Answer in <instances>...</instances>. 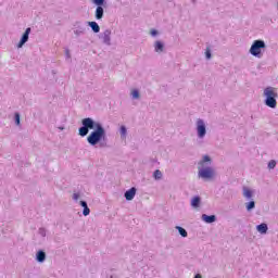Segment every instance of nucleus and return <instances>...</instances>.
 <instances>
[{"label":"nucleus","instance_id":"nucleus-1","mask_svg":"<svg viewBox=\"0 0 278 278\" xmlns=\"http://www.w3.org/2000/svg\"><path fill=\"white\" fill-rule=\"evenodd\" d=\"M90 129L93 130L90 132ZM78 135L81 138H86L88 135L87 142L90 144V147H97V144H99L101 149L108 147V142H105L108 140L105 127H103V124L94 121L92 117H85L81 119V126L78 128Z\"/></svg>","mask_w":278,"mask_h":278},{"label":"nucleus","instance_id":"nucleus-2","mask_svg":"<svg viewBox=\"0 0 278 278\" xmlns=\"http://www.w3.org/2000/svg\"><path fill=\"white\" fill-rule=\"evenodd\" d=\"M212 166V157L204 155L203 160L199 162L198 177L200 179H214V168Z\"/></svg>","mask_w":278,"mask_h":278},{"label":"nucleus","instance_id":"nucleus-3","mask_svg":"<svg viewBox=\"0 0 278 278\" xmlns=\"http://www.w3.org/2000/svg\"><path fill=\"white\" fill-rule=\"evenodd\" d=\"M263 96L265 97L264 104L271 110L277 108V99L278 93L274 87H267L263 91Z\"/></svg>","mask_w":278,"mask_h":278},{"label":"nucleus","instance_id":"nucleus-4","mask_svg":"<svg viewBox=\"0 0 278 278\" xmlns=\"http://www.w3.org/2000/svg\"><path fill=\"white\" fill-rule=\"evenodd\" d=\"M266 49V42L262 39H256L253 41L249 53L253 55V58H262V50Z\"/></svg>","mask_w":278,"mask_h":278},{"label":"nucleus","instance_id":"nucleus-5","mask_svg":"<svg viewBox=\"0 0 278 278\" xmlns=\"http://www.w3.org/2000/svg\"><path fill=\"white\" fill-rule=\"evenodd\" d=\"M195 129L198 134V138L203 139L207 134V126H205V121L199 118L195 123Z\"/></svg>","mask_w":278,"mask_h":278},{"label":"nucleus","instance_id":"nucleus-6","mask_svg":"<svg viewBox=\"0 0 278 278\" xmlns=\"http://www.w3.org/2000/svg\"><path fill=\"white\" fill-rule=\"evenodd\" d=\"M99 39L102 40V45H105L106 47H112V30L105 29L99 35Z\"/></svg>","mask_w":278,"mask_h":278},{"label":"nucleus","instance_id":"nucleus-7","mask_svg":"<svg viewBox=\"0 0 278 278\" xmlns=\"http://www.w3.org/2000/svg\"><path fill=\"white\" fill-rule=\"evenodd\" d=\"M29 34H31V27L25 29L24 34L22 35L17 43V49H23V47H25V43L29 41Z\"/></svg>","mask_w":278,"mask_h":278},{"label":"nucleus","instance_id":"nucleus-8","mask_svg":"<svg viewBox=\"0 0 278 278\" xmlns=\"http://www.w3.org/2000/svg\"><path fill=\"white\" fill-rule=\"evenodd\" d=\"M136 192H138V189H136V187H131L130 189L125 191L124 197L126 201H134V199L136 198Z\"/></svg>","mask_w":278,"mask_h":278},{"label":"nucleus","instance_id":"nucleus-9","mask_svg":"<svg viewBox=\"0 0 278 278\" xmlns=\"http://www.w3.org/2000/svg\"><path fill=\"white\" fill-rule=\"evenodd\" d=\"M105 8L108 7H97L94 12L96 21H101L105 16Z\"/></svg>","mask_w":278,"mask_h":278},{"label":"nucleus","instance_id":"nucleus-10","mask_svg":"<svg viewBox=\"0 0 278 278\" xmlns=\"http://www.w3.org/2000/svg\"><path fill=\"white\" fill-rule=\"evenodd\" d=\"M201 219L207 225H212V223H216V215L202 214Z\"/></svg>","mask_w":278,"mask_h":278},{"label":"nucleus","instance_id":"nucleus-11","mask_svg":"<svg viewBox=\"0 0 278 278\" xmlns=\"http://www.w3.org/2000/svg\"><path fill=\"white\" fill-rule=\"evenodd\" d=\"M47 260V253L42 250H39L36 253V261L39 262V264H42Z\"/></svg>","mask_w":278,"mask_h":278},{"label":"nucleus","instance_id":"nucleus-12","mask_svg":"<svg viewBox=\"0 0 278 278\" xmlns=\"http://www.w3.org/2000/svg\"><path fill=\"white\" fill-rule=\"evenodd\" d=\"M256 231H258V233H262V235L268 233V224L262 223V224L257 225Z\"/></svg>","mask_w":278,"mask_h":278},{"label":"nucleus","instance_id":"nucleus-13","mask_svg":"<svg viewBox=\"0 0 278 278\" xmlns=\"http://www.w3.org/2000/svg\"><path fill=\"white\" fill-rule=\"evenodd\" d=\"M191 207H193V210L201 207V197L195 195L191 199Z\"/></svg>","mask_w":278,"mask_h":278},{"label":"nucleus","instance_id":"nucleus-14","mask_svg":"<svg viewBox=\"0 0 278 278\" xmlns=\"http://www.w3.org/2000/svg\"><path fill=\"white\" fill-rule=\"evenodd\" d=\"M154 51H155V53H163V51H164V42H162L161 40H156L154 42Z\"/></svg>","mask_w":278,"mask_h":278},{"label":"nucleus","instance_id":"nucleus-15","mask_svg":"<svg viewBox=\"0 0 278 278\" xmlns=\"http://www.w3.org/2000/svg\"><path fill=\"white\" fill-rule=\"evenodd\" d=\"M79 204H80L81 207H84L83 214H84L85 216H90V207H88V202L81 200V201L79 202Z\"/></svg>","mask_w":278,"mask_h":278},{"label":"nucleus","instance_id":"nucleus-16","mask_svg":"<svg viewBox=\"0 0 278 278\" xmlns=\"http://www.w3.org/2000/svg\"><path fill=\"white\" fill-rule=\"evenodd\" d=\"M89 27L92 29L93 34H99L101 31V26L97 22H88Z\"/></svg>","mask_w":278,"mask_h":278},{"label":"nucleus","instance_id":"nucleus-17","mask_svg":"<svg viewBox=\"0 0 278 278\" xmlns=\"http://www.w3.org/2000/svg\"><path fill=\"white\" fill-rule=\"evenodd\" d=\"M75 36H84L86 34V27L78 26L76 30H74Z\"/></svg>","mask_w":278,"mask_h":278},{"label":"nucleus","instance_id":"nucleus-18","mask_svg":"<svg viewBox=\"0 0 278 278\" xmlns=\"http://www.w3.org/2000/svg\"><path fill=\"white\" fill-rule=\"evenodd\" d=\"M243 197H245V199H252L253 191H251V189H249L248 187H243Z\"/></svg>","mask_w":278,"mask_h":278},{"label":"nucleus","instance_id":"nucleus-19","mask_svg":"<svg viewBox=\"0 0 278 278\" xmlns=\"http://www.w3.org/2000/svg\"><path fill=\"white\" fill-rule=\"evenodd\" d=\"M93 5L108 7V0H91Z\"/></svg>","mask_w":278,"mask_h":278},{"label":"nucleus","instance_id":"nucleus-20","mask_svg":"<svg viewBox=\"0 0 278 278\" xmlns=\"http://www.w3.org/2000/svg\"><path fill=\"white\" fill-rule=\"evenodd\" d=\"M176 229L182 238H188V231L184 227L176 226Z\"/></svg>","mask_w":278,"mask_h":278},{"label":"nucleus","instance_id":"nucleus-21","mask_svg":"<svg viewBox=\"0 0 278 278\" xmlns=\"http://www.w3.org/2000/svg\"><path fill=\"white\" fill-rule=\"evenodd\" d=\"M119 134H121L122 140H125V138H127V127L126 126H121Z\"/></svg>","mask_w":278,"mask_h":278},{"label":"nucleus","instance_id":"nucleus-22","mask_svg":"<svg viewBox=\"0 0 278 278\" xmlns=\"http://www.w3.org/2000/svg\"><path fill=\"white\" fill-rule=\"evenodd\" d=\"M247 211L251 212L252 210H255V201H250L245 204Z\"/></svg>","mask_w":278,"mask_h":278},{"label":"nucleus","instance_id":"nucleus-23","mask_svg":"<svg viewBox=\"0 0 278 278\" xmlns=\"http://www.w3.org/2000/svg\"><path fill=\"white\" fill-rule=\"evenodd\" d=\"M14 122H15V125L17 126L21 125V113L18 112L14 113Z\"/></svg>","mask_w":278,"mask_h":278},{"label":"nucleus","instance_id":"nucleus-24","mask_svg":"<svg viewBox=\"0 0 278 278\" xmlns=\"http://www.w3.org/2000/svg\"><path fill=\"white\" fill-rule=\"evenodd\" d=\"M153 177H154V179H156V180L162 179V170H160V169L154 170Z\"/></svg>","mask_w":278,"mask_h":278},{"label":"nucleus","instance_id":"nucleus-25","mask_svg":"<svg viewBox=\"0 0 278 278\" xmlns=\"http://www.w3.org/2000/svg\"><path fill=\"white\" fill-rule=\"evenodd\" d=\"M132 99H140V91L138 89H134L131 91Z\"/></svg>","mask_w":278,"mask_h":278},{"label":"nucleus","instance_id":"nucleus-26","mask_svg":"<svg viewBox=\"0 0 278 278\" xmlns=\"http://www.w3.org/2000/svg\"><path fill=\"white\" fill-rule=\"evenodd\" d=\"M205 58L206 60H212V49H210V47L205 50Z\"/></svg>","mask_w":278,"mask_h":278},{"label":"nucleus","instance_id":"nucleus-27","mask_svg":"<svg viewBox=\"0 0 278 278\" xmlns=\"http://www.w3.org/2000/svg\"><path fill=\"white\" fill-rule=\"evenodd\" d=\"M38 233H39V236H41L42 238H46V237H47V229H45V228H39V229H38Z\"/></svg>","mask_w":278,"mask_h":278},{"label":"nucleus","instance_id":"nucleus-28","mask_svg":"<svg viewBox=\"0 0 278 278\" xmlns=\"http://www.w3.org/2000/svg\"><path fill=\"white\" fill-rule=\"evenodd\" d=\"M275 166H277V161L271 160L268 162V168L271 170L273 168H275Z\"/></svg>","mask_w":278,"mask_h":278},{"label":"nucleus","instance_id":"nucleus-29","mask_svg":"<svg viewBox=\"0 0 278 278\" xmlns=\"http://www.w3.org/2000/svg\"><path fill=\"white\" fill-rule=\"evenodd\" d=\"M72 199H73L74 201H79V193H74L73 197H72Z\"/></svg>","mask_w":278,"mask_h":278},{"label":"nucleus","instance_id":"nucleus-30","mask_svg":"<svg viewBox=\"0 0 278 278\" xmlns=\"http://www.w3.org/2000/svg\"><path fill=\"white\" fill-rule=\"evenodd\" d=\"M150 34H151V36H153V37H155V36H157V30L156 29H152L151 31H150Z\"/></svg>","mask_w":278,"mask_h":278},{"label":"nucleus","instance_id":"nucleus-31","mask_svg":"<svg viewBox=\"0 0 278 278\" xmlns=\"http://www.w3.org/2000/svg\"><path fill=\"white\" fill-rule=\"evenodd\" d=\"M65 55L67 59H71V51L68 49L65 50Z\"/></svg>","mask_w":278,"mask_h":278},{"label":"nucleus","instance_id":"nucleus-32","mask_svg":"<svg viewBox=\"0 0 278 278\" xmlns=\"http://www.w3.org/2000/svg\"><path fill=\"white\" fill-rule=\"evenodd\" d=\"M60 129H64V127H61Z\"/></svg>","mask_w":278,"mask_h":278},{"label":"nucleus","instance_id":"nucleus-33","mask_svg":"<svg viewBox=\"0 0 278 278\" xmlns=\"http://www.w3.org/2000/svg\"><path fill=\"white\" fill-rule=\"evenodd\" d=\"M193 1V3H194V1H197V0H192Z\"/></svg>","mask_w":278,"mask_h":278},{"label":"nucleus","instance_id":"nucleus-34","mask_svg":"<svg viewBox=\"0 0 278 278\" xmlns=\"http://www.w3.org/2000/svg\"><path fill=\"white\" fill-rule=\"evenodd\" d=\"M111 278H114V277L111 276Z\"/></svg>","mask_w":278,"mask_h":278}]
</instances>
